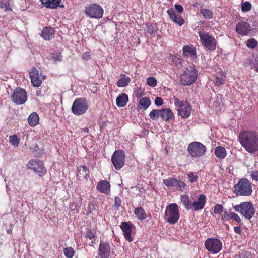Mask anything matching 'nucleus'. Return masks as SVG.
<instances>
[{
	"instance_id": "obj_1",
	"label": "nucleus",
	"mask_w": 258,
	"mask_h": 258,
	"mask_svg": "<svg viewBox=\"0 0 258 258\" xmlns=\"http://www.w3.org/2000/svg\"><path fill=\"white\" fill-rule=\"evenodd\" d=\"M239 141L246 151L253 153L258 151V134L255 131L243 130L238 137Z\"/></svg>"
},
{
	"instance_id": "obj_2",
	"label": "nucleus",
	"mask_w": 258,
	"mask_h": 258,
	"mask_svg": "<svg viewBox=\"0 0 258 258\" xmlns=\"http://www.w3.org/2000/svg\"><path fill=\"white\" fill-rule=\"evenodd\" d=\"M197 77V71L194 66H189L181 74L180 83L183 86H189L195 83Z\"/></svg>"
},
{
	"instance_id": "obj_3",
	"label": "nucleus",
	"mask_w": 258,
	"mask_h": 258,
	"mask_svg": "<svg viewBox=\"0 0 258 258\" xmlns=\"http://www.w3.org/2000/svg\"><path fill=\"white\" fill-rule=\"evenodd\" d=\"M180 213L178 206L176 203L168 205L165 213L164 219L170 224H174L178 221Z\"/></svg>"
},
{
	"instance_id": "obj_4",
	"label": "nucleus",
	"mask_w": 258,
	"mask_h": 258,
	"mask_svg": "<svg viewBox=\"0 0 258 258\" xmlns=\"http://www.w3.org/2000/svg\"><path fill=\"white\" fill-rule=\"evenodd\" d=\"M174 104L177 108L178 115L182 118H187L191 113V105L187 101H180L176 96L173 97Z\"/></svg>"
},
{
	"instance_id": "obj_5",
	"label": "nucleus",
	"mask_w": 258,
	"mask_h": 258,
	"mask_svg": "<svg viewBox=\"0 0 258 258\" xmlns=\"http://www.w3.org/2000/svg\"><path fill=\"white\" fill-rule=\"evenodd\" d=\"M89 108V103L85 97L76 98L73 102L71 111L76 115L84 114Z\"/></svg>"
},
{
	"instance_id": "obj_6",
	"label": "nucleus",
	"mask_w": 258,
	"mask_h": 258,
	"mask_svg": "<svg viewBox=\"0 0 258 258\" xmlns=\"http://www.w3.org/2000/svg\"><path fill=\"white\" fill-rule=\"evenodd\" d=\"M234 209L238 212L242 214L245 218L250 220L255 213V209L251 202H241L239 205L234 206Z\"/></svg>"
},
{
	"instance_id": "obj_7",
	"label": "nucleus",
	"mask_w": 258,
	"mask_h": 258,
	"mask_svg": "<svg viewBox=\"0 0 258 258\" xmlns=\"http://www.w3.org/2000/svg\"><path fill=\"white\" fill-rule=\"evenodd\" d=\"M234 190L237 195L249 196L252 192L250 182L246 178L240 179L234 186Z\"/></svg>"
},
{
	"instance_id": "obj_8",
	"label": "nucleus",
	"mask_w": 258,
	"mask_h": 258,
	"mask_svg": "<svg viewBox=\"0 0 258 258\" xmlns=\"http://www.w3.org/2000/svg\"><path fill=\"white\" fill-rule=\"evenodd\" d=\"M200 40L203 45L210 51H214L216 48L215 38L205 31L198 32Z\"/></svg>"
},
{
	"instance_id": "obj_9",
	"label": "nucleus",
	"mask_w": 258,
	"mask_h": 258,
	"mask_svg": "<svg viewBox=\"0 0 258 258\" xmlns=\"http://www.w3.org/2000/svg\"><path fill=\"white\" fill-rule=\"evenodd\" d=\"M204 245L205 249L213 254L219 252L222 248V242L216 238H208Z\"/></svg>"
},
{
	"instance_id": "obj_10",
	"label": "nucleus",
	"mask_w": 258,
	"mask_h": 258,
	"mask_svg": "<svg viewBox=\"0 0 258 258\" xmlns=\"http://www.w3.org/2000/svg\"><path fill=\"white\" fill-rule=\"evenodd\" d=\"M27 167L29 169L33 170L40 176H44L47 171L43 162L38 159L30 160L27 164Z\"/></svg>"
},
{
	"instance_id": "obj_11",
	"label": "nucleus",
	"mask_w": 258,
	"mask_h": 258,
	"mask_svg": "<svg viewBox=\"0 0 258 258\" xmlns=\"http://www.w3.org/2000/svg\"><path fill=\"white\" fill-rule=\"evenodd\" d=\"M104 10L101 6L96 3H92L86 7L85 14L90 18H101Z\"/></svg>"
},
{
	"instance_id": "obj_12",
	"label": "nucleus",
	"mask_w": 258,
	"mask_h": 258,
	"mask_svg": "<svg viewBox=\"0 0 258 258\" xmlns=\"http://www.w3.org/2000/svg\"><path fill=\"white\" fill-rule=\"evenodd\" d=\"M187 150L192 157H201L205 154L206 147L200 142H194L189 144Z\"/></svg>"
},
{
	"instance_id": "obj_13",
	"label": "nucleus",
	"mask_w": 258,
	"mask_h": 258,
	"mask_svg": "<svg viewBox=\"0 0 258 258\" xmlns=\"http://www.w3.org/2000/svg\"><path fill=\"white\" fill-rule=\"evenodd\" d=\"M112 163L116 170H120L124 165L125 161L124 152L122 150L114 151L111 157Z\"/></svg>"
},
{
	"instance_id": "obj_14",
	"label": "nucleus",
	"mask_w": 258,
	"mask_h": 258,
	"mask_svg": "<svg viewBox=\"0 0 258 258\" xmlns=\"http://www.w3.org/2000/svg\"><path fill=\"white\" fill-rule=\"evenodd\" d=\"M12 101L17 105L24 104L27 100V93L23 89L17 88L11 95Z\"/></svg>"
},
{
	"instance_id": "obj_15",
	"label": "nucleus",
	"mask_w": 258,
	"mask_h": 258,
	"mask_svg": "<svg viewBox=\"0 0 258 258\" xmlns=\"http://www.w3.org/2000/svg\"><path fill=\"white\" fill-rule=\"evenodd\" d=\"M98 252V255L100 258H109L111 252L110 244L108 243L101 240Z\"/></svg>"
},
{
	"instance_id": "obj_16",
	"label": "nucleus",
	"mask_w": 258,
	"mask_h": 258,
	"mask_svg": "<svg viewBox=\"0 0 258 258\" xmlns=\"http://www.w3.org/2000/svg\"><path fill=\"white\" fill-rule=\"evenodd\" d=\"M120 227L123 233L125 239L128 242L133 241V239L131 233L134 225L130 222H122Z\"/></svg>"
},
{
	"instance_id": "obj_17",
	"label": "nucleus",
	"mask_w": 258,
	"mask_h": 258,
	"mask_svg": "<svg viewBox=\"0 0 258 258\" xmlns=\"http://www.w3.org/2000/svg\"><path fill=\"white\" fill-rule=\"evenodd\" d=\"M29 76L33 86L39 87L41 84V74L39 73L38 70L35 67H33L31 69L29 72Z\"/></svg>"
},
{
	"instance_id": "obj_18",
	"label": "nucleus",
	"mask_w": 258,
	"mask_h": 258,
	"mask_svg": "<svg viewBox=\"0 0 258 258\" xmlns=\"http://www.w3.org/2000/svg\"><path fill=\"white\" fill-rule=\"evenodd\" d=\"M206 202V197L204 194L198 195L197 200L194 201L191 204V209L197 211L204 208Z\"/></svg>"
},
{
	"instance_id": "obj_19",
	"label": "nucleus",
	"mask_w": 258,
	"mask_h": 258,
	"mask_svg": "<svg viewBox=\"0 0 258 258\" xmlns=\"http://www.w3.org/2000/svg\"><path fill=\"white\" fill-rule=\"evenodd\" d=\"M251 30V26L249 23L246 22L238 23L236 27V31L239 34L245 36Z\"/></svg>"
},
{
	"instance_id": "obj_20",
	"label": "nucleus",
	"mask_w": 258,
	"mask_h": 258,
	"mask_svg": "<svg viewBox=\"0 0 258 258\" xmlns=\"http://www.w3.org/2000/svg\"><path fill=\"white\" fill-rule=\"evenodd\" d=\"M111 185L108 181L105 180L100 181L96 186V189L100 193L108 195L110 192Z\"/></svg>"
},
{
	"instance_id": "obj_21",
	"label": "nucleus",
	"mask_w": 258,
	"mask_h": 258,
	"mask_svg": "<svg viewBox=\"0 0 258 258\" xmlns=\"http://www.w3.org/2000/svg\"><path fill=\"white\" fill-rule=\"evenodd\" d=\"M167 14L169 15L170 19L179 26H182L184 20L181 16L176 14L175 11L172 9H168L167 11Z\"/></svg>"
},
{
	"instance_id": "obj_22",
	"label": "nucleus",
	"mask_w": 258,
	"mask_h": 258,
	"mask_svg": "<svg viewBox=\"0 0 258 258\" xmlns=\"http://www.w3.org/2000/svg\"><path fill=\"white\" fill-rule=\"evenodd\" d=\"M55 33V30L51 26L45 27L42 31L41 36L46 40H50L53 37Z\"/></svg>"
},
{
	"instance_id": "obj_23",
	"label": "nucleus",
	"mask_w": 258,
	"mask_h": 258,
	"mask_svg": "<svg viewBox=\"0 0 258 258\" xmlns=\"http://www.w3.org/2000/svg\"><path fill=\"white\" fill-rule=\"evenodd\" d=\"M174 118V114L170 109L167 108L161 109V118L164 121L169 122L173 120Z\"/></svg>"
},
{
	"instance_id": "obj_24",
	"label": "nucleus",
	"mask_w": 258,
	"mask_h": 258,
	"mask_svg": "<svg viewBox=\"0 0 258 258\" xmlns=\"http://www.w3.org/2000/svg\"><path fill=\"white\" fill-rule=\"evenodd\" d=\"M183 52L185 56L189 57L191 59H194L197 56L196 48L192 46L186 45L183 48Z\"/></svg>"
},
{
	"instance_id": "obj_25",
	"label": "nucleus",
	"mask_w": 258,
	"mask_h": 258,
	"mask_svg": "<svg viewBox=\"0 0 258 258\" xmlns=\"http://www.w3.org/2000/svg\"><path fill=\"white\" fill-rule=\"evenodd\" d=\"M128 101V97L127 94L121 93L116 98V103L118 107H124Z\"/></svg>"
},
{
	"instance_id": "obj_26",
	"label": "nucleus",
	"mask_w": 258,
	"mask_h": 258,
	"mask_svg": "<svg viewBox=\"0 0 258 258\" xmlns=\"http://www.w3.org/2000/svg\"><path fill=\"white\" fill-rule=\"evenodd\" d=\"M28 122L32 127L36 126L39 122V117L38 114L36 112H32L28 117Z\"/></svg>"
},
{
	"instance_id": "obj_27",
	"label": "nucleus",
	"mask_w": 258,
	"mask_h": 258,
	"mask_svg": "<svg viewBox=\"0 0 258 258\" xmlns=\"http://www.w3.org/2000/svg\"><path fill=\"white\" fill-rule=\"evenodd\" d=\"M151 103V101L149 98L143 97L139 100L138 107L140 110H145L150 106Z\"/></svg>"
},
{
	"instance_id": "obj_28",
	"label": "nucleus",
	"mask_w": 258,
	"mask_h": 258,
	"mask_svg": "<svg viewBox=\"0 0 258 258\" xmlns=\"http://www.w3.org/2000/svg\"><path fill=\"white\" fill-rule=\"evenodd\" d=\"M120 78L118 80L117 82V85L119 87H123L127 86L130 82L131 79L130 77H127L125 74H120Z\"/></svg>"
},
{
	"instance_id": "obj_29",
	"label": "nucleus",
	"mask_w": 258,
	"mask_h": 258,
	"mask_svg": "<svg viewBox=\"0 0 258 258\" xmlns=\"http://www.w3.org/2000/svg\"><path fill=\"white\" fill-rule=\"evenodd\" d=\"M134 213L140 220H143L147 218L146 213L144 209L141 207L136 208L134 210Z\"/></svg>"
},
{
	"instance_id": "obj_30",
	"label": "nucleus",
	"mask_w": 258,
	"mask_h": 258,
	"mask_svg": "<svg viewBox=\"0 0 258 258\" xmlns=\"http://www.w3.org/2000/svg\"><path fill=\"white\" fill-rule=\"evenodd\" d=\"M214 153L216 156L220 159L225 158L227 154L225 149L221 146H217L216 147Z\"/></svg>"
},
{
	"instance_id": "obj_31",
	"label": "nucleus",
	"mask_w": 258,
	"mask_h": 258,
	"mask_svg": "<svg viewBox=\"0 0 258 258\" xmlns=\"http://www.w3.org/2000/svg\"><path fill=\"white\" fill-rule=\"evenodd\" d=\"M180 200L184 206L185 208L187 210L191 209V201L189 199V196L188 195H183L181 196Z\"/></svg>"
},
{
	"instance_id": "obj_32",
	"label": "nucleus",
	"mask_w": 258,
	"mask_h": 258,
	"mask_svg": "<svg viewBox=\"0 0 258 258\" xmlns=\"http://www.w3.org/2000/svg\"><path fill=\"white\" fill-rule=\"evenodd\" d=\"M150 118L153 120H158L161 117V109H153L149 113Z\"/></svg>"
},
{
	"instance_id": "obj_33",
	"label": "nucleus",
	"mask_w": 258,
	"mask_h": 258,
	"mask_svg": "<svg viewBox=\"0 0 258 258\" xmlns=\"http://www.w3.org/2000/svg\"><path fill=\"white\" fill-rule=\"evenodd\" d=\"M77 171L81 176L84 177L85 179H87L89 174V171L86 166L84 165L79 166L78 167Z\"/></svg>"
},
{
	"instance_id": "obj_34",
	"label": "nucleus",
	"mask_w": 258,
	"mask_h": 258,
	"mask_svg": "<svg viewBox=\"0 0 258 258\" xmlns=\"http://www.w3.org/2000/svg\"><path fill=\"white\" fill-rule=\"evenodd\" d=\"M200 13L206 19H211L213 16L212 11L206 8L201 9Z\"/></svg>"
},
{
	"instance_id": "obj_35",
	"label": "nucleus",
	"mask_w": 258,
	"mask_h": 258,
	"mask_svg": "<svg viewBox=\"0 0 258 258\" xmlns=\"http://www.w3.org/2000/svg\"><path fill=\"white\" fill-rule=\"evenodd\" d=\"M63 254L67 258H73L75 255V251L71 247L63 248Z\"/></svg>"
},
{
	"instance_id": "obj_36",
	"label": "nucleus",
	"mask_w": 258,
	"mask_h": 258,
	"mask_svg": "<svg viewBox=\"0 0 258 258\" xmlns=\"http://www.w3.org/2000/svg\"><path fill=\"white\" fill-rule=\"evenodd\" d=\"M177 178H168L164 180L163 183L167 187L176 186Z\"/></svg>"
},
{
	"instance_id": "obj_37",
	"label": "nucleus",
	"mask_w": 258,
	"mask_h": 258,
	"mask_svg": "<svg viewBox=\"0 0 258 258\" xmlns=\"http://www.w3.org/2000/svg\"><path fill=\"white\" fill-rule=\"evenodd\" d=\"M0 8L4 9L5 11L12 10L10 6L9 0L0 1Z\"/></svg>"
},
{
	"instance_id": "obj_38",
	"label": "nucleus",
	"mask_w": 258,
	"mask_h": 258,
	"mask_svg": "<svg viewBox=\"0 0 258 258\" xmlns=\"http://www.w3.org/2000/svg\"><path fill=\"white\" fill-rule=\"evenodd\" d=\"M187 176L191 183L197 182L199 178L197 172H189L187 174Z\"/></svg>"
},
{
	"instance_id": "obj_39",
	"label": "nucleus",
	"mask_w": 258,
	"mask_h": 258,
	"mask_svg": "<svg viewBox=\"0 0 258 258\" xmlns=\"http://www.w3.org/2000/svg\"><path fill=\"white\" fill-rule=\"evenodd\" d=\"M9 141H10V143L13 146H14L15 147H18L19 144L20 139L18 138L17 135H14L10 136L9 137Z\"/></svg>"
},
{
	"instance_id": "obj_40",
	"label": "nucleus",
	"mask_w": 258,
	"mask_h": 258,
	"mask_svg": "<svg viewBox=\"0 0 258 258\" xmlns=\"http://www.w3.org/2000/svg\"><path fill=\"white\" fill-rule=\"evenodd\" d=\"M251 9V4L247 1L241 4V10L243 12L249 11Z\"/></svg>"
},
{
	"instance_id": "obj_41",
	"label": "nucleus",
	"mask_w": 258,
	"mask_h": 258,
	"mask_svg": "<svg viewBox=\"0 0 258 258\" xmlns=\"http://www.w3.org/2000/svg\"><path fill=\"white\" fill-rule=\"evenodd\" d=\"M249 65L251 69L258 72V56L250 61Z\"/></svg>"
},
{
	"instance_id": "obj_42",
	"label": "nucleus",
	"mask_w": 258,
	"mask_h": 258,
	"mask_svg": "<svg viewBox=\"0 0 258 258\" xmlns=\"http://www.w3.org/2000/svg\"><path fill=\"white\" fill-rule=\"evenodd\" d=\"M176 186L178 187L179 190L183 191L186 189L187 185L184 181L177 179Z\"/></svg>"
},
{
	"instance_id": "obj_43",
	"label": "nucleus",
	"mask_w": 258,
	"mask_h": 258,
	"mask_svg": "<svg viewBox=\"0 0 258 258\" xmlns=\"http://www.w3.org/2000/svg\"><path fill=\"white\" fill-rule=\"evenodd\" d=\"M257 44L256 40L254 38L249 39L247 41V46L251 49L254 48Z\"/></svg>"
},
{
	"instance_id": "obj_44",
	"label": "nucleus",
	"mask_w": 258,
	"mask_h": 258,
	"mask_svg": "<svg viewBox=\"0 0 258 258\" xmlns=\"http://www.w3.org/2000/svg\"><path fill=\"white\" fill-rule=\"evenodd\" d=\"M61 0H50V5L51 6V9H56L58 6L60 7H63V5H60Z\"/></svg>"
},
{
	"instance_id": "obj_45",
	"label": "nucleus",
	"mask_w": 258,
	"mask_h": 258,
	"mask_svg": "<svg viewBox=\"0 0 258 258\" xmlns=\"http://www.w3.org/2000/svg\"><path fill=\"white\" fill-rule=\"evenodd\" d=\"M147 84L151 87H155L157 85L156 79L153 77H149L147 79Z\"/></svg>"
},
{
	"instance_id": "obj_46",
	"label": "nucleus",
	"mask_w": 258,
	"mask_h": 258,
	"mask_svg": "<svg viewBox=\"0 0 258 258\" xmlns=\"http://www.w3.org/2000/svg\"><path fill=\"white\" fill-rule=\"evenodd\" d=\"M223 212V207L221 204H216L214 208L215 214H221Z\"/></svg>"
},
{
	"instance_id": "obj_47",
	"label": "nucleus",
	"mask_w": 258,
	"mask_h": 258,
	"mask_svg": "<svg viewBox=\"0 0 258 258\" xmlns=\"http://www.w3.org/2000/svg\"><path fill=\"white\" fill-rule=\"evenodd\" d=\"M231 212H228L226 211H225L224 212V214L222 215L221 217V220L222 222H225L226 221H228L231 219Z\"/></svg>"
},
{
	"instance_id": "obj_48",
	"label": "nucleus",
	"mask_w": 258,
	"mask_h": 258,
	"mask_svg": "<svg viewBox=\"0 0 258 258\" xmlns=\"http://www.w3.org/2000/svg\"><path fill=\"white\" fill-rule=\"evenodd\" d=\"M85 237L89 239H93L96 237V232L93 230H87L85 233Z\"/></svg>"
},
{
	"instance_id": "obj_49",
	"label": "nucleus",
	"mask_w": 258,
	"mask_h": 258,
	"mask_svg": "<svg viewBox=\"0 0 258 258\" xmlns=\"http://www.w3.org/2000/svg\"><path fill=\"white\" fill-rule=\"evenodd\" d=\"M214 84L217 86H220L224 83L225 80L223 77H215L213 81Z\"/></svg>"
},
{
	"instance_id": "obj_50",
	"label": "nucleus",
	"mask_w": 258,
	"mask_h": 258,
	"mask_svg": "<svg viewBox=\"0 0 258 258\" xmlns=\"http://www.w3.org/2000/svg\"><path fill=\"white\" fill-rule=\"evenodd\" d=\"M121 199L118 197L116 196L114 198V207L116 208L117 209H119V208L121 206Z\"/></svg>"
},
{
	"instance_id": "obj_51",
	"label": "nucleus",
	"mask_w": 258,
	"mask_h": 258,
	"mask_svg": "<svg viewBox=\"0 0 258 258\" xmlns=\"http://www.w3.org/2000/svg\"><path fill=\"white\" fill-rule=\"evenodd\" d=\"M231 219H233V220L235 221L236 222L238 223L241 222V219L240 217L238 216V214H237L235 213H231Z\"/></svg>"
},
{
	"instance_id": "obj_52",
	"label": "nucleus",
	"mask_w": 258,
	"mask_h": 258,
	"mask_svg": "<svg viewBox=\"0 0 258 258\" xmlns=\"http://www.w3.org/2000/svg\"><path fill=\"white\" fill-rule=\"evenodd\" d=\"M250 177L253 180L258 181V171L252 170L250 172Z\"/></svg>"
},
{
	"instance_id": "obj_53",
	"label": "nucleus",
	"mask_w": 258,
	"mask_h": 258,
	"mask_svg": "<svg viewBox=\"0 0 258 258\" xmlns=\"http://www.w3.org/2000/svg\"><path fill=\"white\" fill-rule=\"evenodd\" d=\"M163 103L162 98L160 97H157L155 98V104L157 106H160L162 105Z\"/></svg>"
},
{
	"instance_id": "obj_54",
	"label": "nucleus",
	"mask_w": 258,
	"mask_h": 258,
	"mask_svg": "<svg viewBox=\"0 0 258 258\" xmlns=\"http://www.w3.org/2000/svg\"><path fill=\"white\" fill-rule=\"evenodd\" d=\"M91 53L89 52H84L82 55V58L85 60H88L91 59Z\"/></svg>"
},
{
	"instance_id": "obj_55",
	"label": "nucleus",
	"mask_w": 258,
	"mask_h": 258,
	"mask_svg": "<svg viewBox=\"0 0 258 258\" xmlns=\"http://www.w3.org/2000/svg\"><path fill=\"white\" fill-rule=\"evenodd\" d=\"M41 4L45 6L46 8H51L50 5V0H40Z\"/></svg>"
},
{
	"instance_id": "obj_56",
	"label": "nucleus",
	"mask_w": 258,
	"mask_h": 258,
	"mask_svg": "<svg viewBox=\"0 0 258 258\" xmlns=\"http://www.w3.org/2000/svg\"><path fill=\"white\" fill-rule=\"evenodd\" d=\"M175 8L176 10V11L180 13H182L183 11V8L181 5L175 4Z\"/></svg>"
},
{
	"instance_id": "obj_57",
	"label": "nucleus",
	"mask_w": 258,
	"mask_h": 258,
	"mask_svg": "<svg viewBox=\"0 0 258 258\" xmlns=\"http://www.w3.org/2000/svg\"><path fill=\"white\" fill-rule=\"evenodd\" d=\"M144 95V93L141 89H137L135 92V96L137 98L141 97Z\"/></svg>"
},
{
	"instance_id": "obj_58",
	"label": "nucleus",
	"mask_w": 258,
	"mask_h": 258,
	"mask_svg": "<svg viewBox=\"0 0 258 258\" xmlns=\"http://www.w3.org/2000/svg\"><path fill=\"white\" fill-rule=\"evenodd\" d=\"M53 59L55 61H61L62 59V56L60 54H56V55L53 56Z\"/></svg>"
},
{
	"instance_id": "obj_59",
	"label": "nucleus",
	"mask_w": 258,
	"mask_h": 258,
	"mask_svg": "<svg viewBox=\"0 0 258 258\" xmlns=\"http://www.w3.org/2000/svg\"><path fill=\"white\" fill-rule=\"evenodd\" d=\"M88 213L90 214L92 212L93 210H95V206L93 204L91 203L89 204L88 207Z\"/></svg>"
},
{
	"instance_id": "obj_60",
	"label": "nucleus",
	"mask_w": 258,
	"mask_h": 258,
	"mask_svg": "<svg viewBox=\"0 0 258 258\" xmlns=\"http://www.w3.org/2000/svg\"><path fill=\"white\" fill-rule=\"evenodd\" d=\"M147 32L151 35L154 34V29L152 26H149L147 28Z\"/></svg>"
},
{
	"instance_id": "obj_61",
	"label": "nucleus",
	"mask_w": 258,
	"mask_h": 258,
	"mask_svg": "<svg viewBox=\"0 0 258 258\" xmlns=\"http://www.w3.org/2000/svg\"><path fill=\"white\" fill-rule=\"evenodd\" d=\"M234 231L236 233H237L238 234H240L241 233V231L240 228L239 227H237V226L234 227Z\"/></svg>"
},
{
	"instance_id": "obj_62",
	"label": "nucleus",
	"mask_w": 258,
	"mask_h": 258,
	"mask_svg": "<svg viewBox=\"0 0 258 258\" xmlns=\"http://www.w3.org/2000/svg\"><path fill=\"white\" fill-rule=\"evenodd\" d=\"M84 132H86V133H88L89 132V128L88 127H85L84 128Z\"/></svg>"
},
{
	"instance_id": "obj_63",
	"label": "nucleus",
	"mask_w": 258,
	"mask_h": 258,
	"mask_svg": "<svg viewBox=\"0 0 258 258\" xmlns=\"http://www.w3.org/2000/svg\"><path fill=\"white\" fill-rule=\"evenodd\" d=\"M40 93H41V92H40V91H36V95H37V96H39L40 95Z\"/></svg>"
},
{
	"instance_id": "obj_64",
	"label": "nucleus",
	"mask_w": 258,
	"mask_h": 258,
	"mask_svg": "<svg viewBox=\"0 0 258 258\" xmlns=\"http://www.w3.org/2000/svg\"><path fill=\"white\" fill-rule=\"evenodd\" d=\"M242 258H251V256L245 255V256H243Z\"/></svg>"
}]
</instances>
